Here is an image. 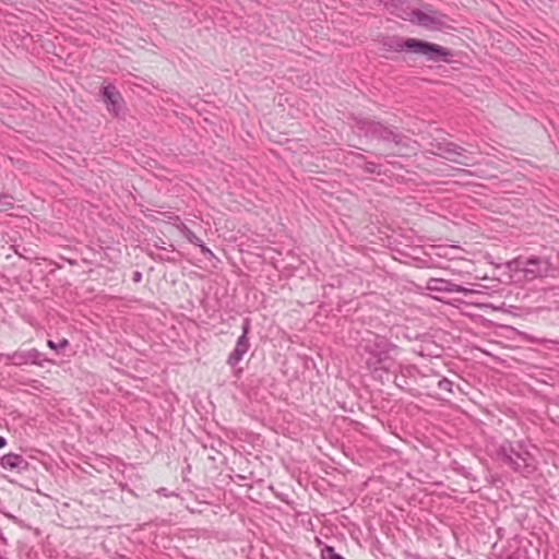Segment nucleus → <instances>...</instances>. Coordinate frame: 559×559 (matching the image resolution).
<instances>
[{
  "label": "nucleus",
  "mask_w": 559,
  "mask_h": 559,
  "mask_svg": "<svg viewBox=\"0 0 559 559\" xmlns=\"http://www.w3.org/2000/svg\"><path fill=\"white\" fill-rule=\"evenodd\" d=\"M103 98L107 105L108 111L118 115L123 99L114 85H107L103 88Z\"/></svg>",
  "instance_id": "9d476101"
},
{
  "label": "nucleus",
  "mask_w": 559,
  "mask_h": 559,
  "mask_svg": "<svg viewBox=\"0 0 559 559\" xmlns=\"http://www.w3.org/2000/svg\"><path fill=\"white\" fill-rule=\"evenodd\" d=\"M411 16L413 22L431 31H439L444 26L443 15L436 11L414 10Z\"/></svg>",
  "instance_id": "423d86ee"
},
{
  "label": "nucleus",
  "mask_w": 559,
  "mask_h": 559,
  "mask_svg": "<svg viewBox=\"0 0 559 559\" xmlns=\"http://www.w3.org/2000/svg\"><path fill=\"white\" fill-rule=\"evenodd\" d=\"M9 359L14 366H23L26 364L43 366L44 361H48V359L44 358L43 354L36 348L16 350L9 356Z\"/></svg>",
  "instance_id": "6e6552de"
},
{
  "label": "nucleus",
  "mask_w": 559,
  "mask_h": 559,
  "mask_svg": "<svg viewBox=\"0 0 559 559\" xmlns=\"http://www.w3.org/2000/svg\"><path fill=\"white\" fill-rule=\"evenodd\" d=\"M249 330H250V320L245 319L242 322V334L241 335H245V337H247Z\"/></svg>",
  "instance_id": "aec40b11"
},
{
  "label": "nucleus",
  "mask_w": 559,
  "mask_h": 559,
  "mask_svg": "<svg viewBox=\"0 0 559 559\" xmlns=\"http://www.w3.org/2000/svg\"><path fill=\"white\" fill-rule=\"evenodd\" d=\"M201 250V252L207 258V259H214L215 258V254L213 253V251L206 247L203 241L200 242V245L198 246Z\"/></svg>",
  "instance_id": "a211bd4d"
},
{
  "label": "nucleus",
  "mask_w": 559,
  "mask_h": 559,
  "mask_svg": "<svg viewBox=\"0 0 559 559\" xmlns=\"http://www.w3.org/2000/svg\"><path fill=\"white\" fill-rule=\"evenodd\" d=\"M7 444L5 438L0 436V449H2Z\"/></svg>",
  "instance_id": "4be33fe9"
},
{
  "label": "nucleus",
  "mask_w": 559,
  "mask_h": 559,
  "mask_svg": "<svg viewBox=\"0 0 559 559\" xmlns=\"http://www.w3.org/2000/svg\"><path fill=\"white\" fill-rule=\"evenodd\" d=\"M357 128L365 136L389 145L392 148V155H408L416 151V142L381 122L362 119L357 122Z\"/></svg>",
  "instance_id": "f257e3e1"
},
{
  "label": "nucleus",
  "mask_w": 559,
  "mask_h": 559,
  "mask_svg": "<svg viewBox=\"0 0 559 559\" xmlns=\"http://www.w3.org/2000/svg\"><path fill=\"white\" fill-rule=\"evenodd\" d=\"M466 150L453 142H444L438 143L436 145V151H432V154L438 155L440 157L447 158L452 163L461 164L464 166H472L474 163H469L467 157L464 155Z\"/></svg>",
  "instance_id": "20e7f679"
},
{
  "label": "nucleus",
  "mask_w": 559,
  "mask_h": 559,
  "mask_svg": "<svg viewBox=\"0 0 559 559\" xmlns=\"http://www.w3.org/2000/svg\"><path fill=\"white\" fill-rule=\"evenodd\" d=\"M384 46L394 51H402L404 49H408L415 53L425 56L427 60L433 62L447 60V58L451 56V51L448 50L447 48L437 44L424 41L416 38H408L406 40L391 39L386 41Z\"/></svg>",
  "instance_id": "f03ea898"
},
{
  "label": "nucleus",
  "mask_w": 559,
  "mask_h": 559,
  "mask_svg": "<svg viewBox=\"0 0 559 559\" xmlns=\"http://www.w3.org/2000/svg\"><path fill=\"white\" fill-rule=\"evenodd\" d=\"M249 349V341L248 337H245V335H240L237 340L236 346L234 350L228 356L227 362L231 367H235L239 361L242 360L245 354Z\"/></svg>",
  "instance_id": "9b49d317"
},
{
  "label": "nucleus",
  "mask_w": 559,
  "mask_h": 559,
  "mask_svg": "<svg viewBox=\"0 0 559 559\" xmlns=\"http://www.w3.org/2000/svg\"><path fill=\"white\" fill-rule=\"evenodd\" d=\"M427 289L439 293H462L464 295L476 293L475 289L466 288L443 278H430L427 282Z\"/></svg>",
  "instance_id": "1a4fd4ad"
},
{
  "label": "nucleus",
  "mask_w": 559,
  "mask_h": 559,
  "mask_svg": "<svg viewBox=\"0 0 559 559\" xmlns=\"http://www.w3.org/2000/svg\"><path fill=\"white\" fill-rule=\"evenodd\" d=\"M365 350L369 352L380 362L386 358L389 352L395 346L392 345L385 337L379 335H371L370 338L364 340Z\"/></svg>",
  "instance_id": "0eeeda50"
},
{
  "label": "nucleus",
  "mask_w": 559,
  "mask_h": 559,
  "mask_svg": "<svg viewBox=\"0 0 559 559\" xmlns=\"http://www.w3.org/2000/svg\"><path fill=\"white\" fill-rule=\"evenodd\" d=\"M549 258L532 257L527 259L522 267V272L527 280L547 277L551 271Z\"/></svg>",
  "instance_id": "39448f33"
},
{
  "label": "nucleus",
  "mask_w": 559,
  "mask_h": 559,
  "mask_svg": "<svg viewBox=\"0 0 559 559\" xmlns=\"http://www.w3.org/2000/svg\"><path fill=\"white\" fill-rule=\"evenodd\" d=\"M365 169L366 171L370 173V174H378L379 173V166L374 163H366V166H365Z\"/></svg>",
  "instance_id": "6ab92c4d"
},
{
  "label": "nucleus",
  "mask_w": 559,
  "mask_h": 559,
  "mask_svg": "<svg viewBox=\"0 0 559 559\" xmlns=\"http://www.w3.org/2000/svg\"><path fill=\"white\" fill-rule=\"evenodd\" d=\"M47 345L51 349L60 350V349H63L64 347H67L69 345V342L67 338H61L59 342H53L51 340H48Z\"/></svg>",
  "instance_id": "2eb2a0df"
},
{
  "label": "nucleus",
  "mask_w": 559,
  "mask_h": 559,
  "mask_svg": "<svg viewBox=\"0 0 559 559\" xmlns=\"http://www.w3.org/2000/svg\"><path fill=\"white\" fill-rule=\"evenodd\" d=\"M141 278H142V274L140 272H135L134 276H133L134 282H140Z\"/></svg>",
  "instance_id": "412c9836"
},
{
  "label": "nucleus",
  "mask_w": 559,
  "mask_h": 559,
  "mask_svg": "<svg viewBox=\"0 0 559 559\" xmlns=\"http://www.w3.org/2000/svg\"><path fill=\"white\" fill-rule=\"evenodd\" d=\"M180 233L185 236V238L192 245L199 246L202 240L185 224H180L178 226Z\"/></svg>",
  "instance_id": "ddd939ff"
},
{
  "label": "nucleus",
  "mask_w": 559,
  "mask_h": 559,
  "mask_svg": "<svg viewBox=\"0 0 559 559\" xmlns=\"http://www.w3.org/2000/svg\"><path fill=\"white\" fill-rule=\"evenodd\" d=\"M322 558L323 559H344L342 556L336 554L332 547H325L322 550Z\"/></svg>",
  "instance_id": "dca6fc26"
},
{
  "label": "nucleus",
  "mask_w": 559,
  "mask_h": 559,
  "mask_svg": "<svg viewBox=\"0 0 559 559\" xmlns=\"http://www.w3.org/2000/svg\"><path fill=\"white\" fill-rule=\"evenodd\" d=\"M452 385H453L452 381H450L447 378H442L438 381V388L441 391L452 392Z\"/></svg>",
  "instance_id": "f3484780"
},
{
  "label": "nucleus",
  "mask_w": 559,
  "mask_h": 559,
  "mask_svg": "<svg viewBox=\"0 0 559 559\" xmlns=\"http://www.w3.org/2000/svg\"><path fill=\"white\" fill-rule=\"evenodd\" d=\"M1 466L5 469H24L27 466V462L22 455L15 453H9L1 459Z\"/></svg>",
  "instance_id": "f8f14e48"
},
{
  "label": "nucleus",
  "mask_w": 559,
  "mask_h": 559,
  "mask_svg": "<svg viewBox=\"0 0 559 559\" xmlns=\"http://www.w3.org/2000/svg\"><path fill=\"white\" fill-rule=\"evenodd\" d=\"M498 454L501 460L515 472H531V464L528 462L531 455L528 452L523 451L520 445L515 448L509 442L504 443L501 445Z\"/></svg>",
  "instance_id": "7ed1b4c3"
},
{
  "label": "nucleus",
  "mask_w": 559,
  "mask_h": 559,
  "mask_svg": "<svg viewBox=\"0 0 559 559\" xmlns=\"http://www.w3.org/2000/svg\"><path fill=\"white\" fill-rule=\"evenodd\" d=\"M12 197L0 194V212L8 211L13 207Z\"/></svg>",
  "instance_id": "4468645a"
}]
</instances>
